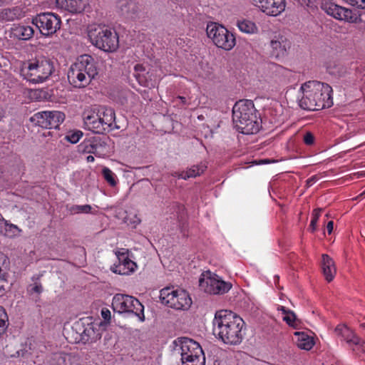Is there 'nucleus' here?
<instances>
[{"instance_id": "1", "label": "nucleus", "mask_w": 365, "mask_h": 365, "mask_svg": "<svg viewBox=\"0 0 365 365\" xmlns=\"http://www.w3.org/2000/svg\"><path fill=\"white\" fill-rule=\"evenodd\" d=\"M332 88L325 83L310 81L300 87L297 96L299 106L307 110H319L333 105Z\"/></svg>"}, {"instance_id": "2", "label": "nucleus", "mask_w": 365, "mask_h": 365, "mask_svg": "<svg viewBox=\"0 0 365 365\" xmlns=\"http://www.w3.org/2000/svg\"><path fill=\"white\" fill-rule=\"evenodd\" d=\"M213 334L225 344L237 345L243 339V319L230 310L216 312L212 322Z\"/></svg>"}, {"instance_id": "3", "label": "nucleus", "mask_w": 365, "mask_h": 365, "mask_svg": "<svg viewBox=\"0 0 365 365\" xmlns=\"http://www.w3.org/2000/svg\"><path fill=\"white\" fill-rule=\"evenodd\" d=\"M98 73L97 63L90 55L80 56L71 64L68 71V79L71 86L76 88L88 86Z\"/></svg>"}, {"instance_id": "4", "label": "nucleus", "mask_w": 365, "mask_h": 365, "mask_svg": "<svg viewBox=\"0 0 365 365\" xmlns=\"http://www.w3.org/2000/svg\"><path fill=\"white\" fill-rule=\"evenodd\" d=\"M232 121L236 129L245 135L259 130L256 109L251 100H240L232 108Z\"/></svg>"}, {"instance_id": "5", "label": "nucleus", "mask_w": 365, "mask_h": 365, "mask_svg": "<svg viewBox=\"0 0 365 365\" xmlns=\"http://www.w3.org/2000/svg\"><path fill=\"white\" fill-rule=\"evenodd\" d=\"M54 71L53 61L46 57L36 58L25 62L21 74L32 83H41L46 81Z\"/></svg>"}, {"instance_id": "6", "label": "nucleus", "mask_w": 365, "mask_h": 365, "mask_svg": "<svg viewBox=\"0 0 365 365\" xmlns=\"http://www.w3.org/2000/svg\"><path fill=\"white\" fill-rule=\"evenodd\" d=\"M199 287L202 291L208 294L222 295L230 290L232 284L208 270L201 274L199 279Z\"/></svg>"}, {"instance_id": "7", "label": "nucleus", "mask_w": 365, "mask_h": 365, "mask_svg": "<svg viewBox=\"0 0 365 365\" xmlns=\"http://www.w3.org/2000/svg\"><path fill=\"white\" fill-rule=\"evenodd\" d=\"M207 37L218 48L225 51H230L236 44L235 37L224 26L211 22L207 25Z\"/></svg>"}, {"instance_id": "8", "label": "nucleus", "mask_w": 365, "mask_h": 365, "mask_svg": "<svg viewBox=\"0 0 365 365\" xmlns=\"http://www.w3.org/2000/svg\"><path fill=\"white\" fill-rule=\"evenodd\" d=\"M88 36L96 47L106 52H113L118 48V34L110 29H95L89 31Z\"/></svg>"}, {"instance_id": "9", "label": "nucleus", "mask_w": 365, "mask_h": 365, "mask_svg": "<svg viewBox=\"0 0 365 365\" xmlns=\"http://www.w3.org/2000/svg\"><path fill=\"white\" fill-rule=\"evenodd\" d=\"M176 346H180L182 364L187 362L204 361L205 356L200 345L187 337L178 338L175 341Z\"/></svg>"}, {"instance_id": "10", "label": "nucleus", "mask_w": 365, "mask_h": 365, "mask_svg": "<svg viewBox=\"0 0 365 365\" xmlns=\"http://www.w3.org/2000/svg\"><path fill=\"white\" fill-rule=\"evenodd\" d=\"M34 24L39 29L43 36H51L60 29L61 19L54 13L44 12L38 14L32 20Z\"/></svg>"}, {"instance_id": "11", "label": "nucleus", "mask_w": 365, "mask_h": 365, "mask_svg": "<svg viewBox=\"0 0 365 365\" xmlns=\"http://www.w3.org/2000/svg\"><path fill=\"white\" fill-rule=\"evenodd\" d=\"M64 119V113L58 110L38 112L30 118L35 125L46 129L58 128Z\"/></svg>"}, {"instance_id": "12", "label": "nucleus", "mask_w": 365, "mask_h": 365, "mask_svg": "<svg viewBox=\"0 0 365 365\" xmlns=\"http://www.w3.org/2000/svg\"><path fill=\"white\" fill-rule=\"evenodd\" d=\"M321 9L328 15L339 21L356 23L359 19L358 15L352 10L339 6L331 1H322Z\"/></svg>"}, {"instance_id": "13", "label": "nucleus", "mask_w": 365, "mask_h": 365, "mask_svg": "<svg viewBox=\"0 0 365 365\" xmlns=\"http://www.w3.org/2000/svg\"><path fill=\"white\" fill-rule=\"evenodd\" d=\"M114 310L120 313L132 312L138 317L141 322L145 320L144 307L138 298H113Z\"/></svg>"}, {"instance_id": "14", "label": "nucleus", "mask_w": 365, "mask_h": 365, "mask_svg": "<svg viewBox=\"0 0 365 365\" xmlns=\"http://www.w3.org/2000/svg\"><path fill=\"white\" fill-rule=\"evenodd\" d=\"M252 4L268 16H277L286 7L285 0H251Z\"/></svg>"}, {"instance_id": "15", "label": "nucleus", "mask_w": 365, "mask_h": 365, "mask_svg": "<svg viewBox=\"0 0 365 365\" xmlns=\"http://www.w3.org/2000/svg\"><path fill=\"white\" fill-rule=\"evenodd\" d=\"M123 252L118 251L115 252L118 259V264L112 266L110 269L115 274L128 275L135 270L137 264L135 262L128 258L125 250L123 249Z\"/></svg>"}, {"instance_id": "16", "label": "nucleus", "mask_w": 365, "mask_h": 365, "mask_svg": "<svg viewBox=\"0 0 365 365\" xmlns=\"http://www.w3.org/2000/svg\"><path fill=\"white\" fill-rule=\"evenodd\" d=\"M106 143L100 137H92L85 139L78 145V150L82 153H93L100 155L103 151Z\"/></svg>"}, {"instance_id": "17", "label": "nucleus", "mask_w": 365, "mask_h": 365, "mask_svg": "<svg viewBox=\"0 0 365 365\" xmlns=\"http://www.w3.org/2000/svg\"><path fill=\"white\" fill-rule=\"evenodd\" d=\"M103 322L89 323L86 327H83L82 332L80 333V341L83 343H94L99 340L102 336V331L101 327Z\"/></svg>"}, {"instance_id": "18", "label": "nucleus", "mask_w": 365, "mask_h": 365, "mask_svg": "<svg viewBox=\"0 0 365 365\" xmlns=\"http://www.w3.org/2000/svg\"><path fill=\"white\" fill-rule=\"evenodd\" d=\"M118 8L120 15L126 19L135 20L139 18V6L133 0H120Z\"/></svg>"}, {"instance_id": "19", "label": "nucleus", "mask_w": 365, "mask_h": 365, "mask_svg": "<svg viewBox=\"0 0 365 365\" xmlns=\"http://www.w3.org/2000/svg\"><path fill=\"white\" fill-rule=\"evenodd\" d=\"M83 122L86 128L96 133H103L99 111L88 110L83 113Z\"/></svg>"}, {"instance_id": "20", "label": "nucleus", "mask_w": 365, "mask_h": 365, "mask_svg": "<svg viewBox=\"0 0 365 365\" xmlns=\"http://www.w3.org/2000/svg\"><path fill=\"white\" fill-rule=\"evenodd\" d=\"M98 111L101 114V123L103 125V133L119 128L115 123V113L113 108L101 107Z\"/></svg>"}, {"instance_id": "21", "label": "nucleus", "mask_w": 365, "mask_h": 365, "mask_svg": "<svg viewBox=\"0 0 365 365\" xmlns=\"http://www.w3.org/2000/svg\"><path fill=\"white\" fill-rule=\"evenodd\" d=\"M272 54L276 57H283L291 47V42L286 37L279 35L270 41Z\"/></svg>"}, {"instance_id": "22", "label": "nucleus", "mask_w": 365, "mask_h": 365, "mask_svg": "<svg viewBox=\"0 0 365 365\" xmlns=\"http://www.w3.org/2000/svg\"><path fill=\"white\" fill-rule=\"evenodd\" d=\"M322 274L327 282H331L336 273L334 262L328 255L323 254L320 262Z\"/></svg>"}, {"instance_id": "23", "label": "nucleus", "mask_w": 365, "mask_h": 365, "mask_svg": "<svg viewBox=\"0 0 365 365\" xmlns=\"http://www.w3.org/2000/svg\"><path fill=\"white\" fill-rule=\"evenodd\" d=\"M58 6L71 13H81L88 4V0H56Z\"/></svg>"}, {"instance_id": "24", "label": "nucleus", "mask_w": 365, "mask_h": 365, "mask_svg": "<svg viewBox=\"0 0 365 365\" xmlns=\"http://www.w3.org/2000/svg\"><path fill=\"white\" fill-rule=\"evenodd\" d=\"M161 303L176 310H187L192 305V298H160Z\"/></svg>"}, {"instance_id": "25", "label": "nucleus", "mask_w": 365, "mask_h": 365, "mask_svg": "<svg viewBox=\"0 0 365 365\" xmlns=\"http://www.w3.org/2000/svg\"><path fill=\"white\" fill-rule=\"evenodd\" d=\"M335 331L339 336H341L347 344L354 345L359 343V336L345 325H339L336 327Z\"/></svg>"}, {"instance_id": "26", "label": "nucleus", "mask_w": 365, "mask_h": 365, "mask_svg": "<svg viewBox=\"0 0 365 365\" xmlns=\"http://www.w3.org/2000/svg\"><path fill=\"white\" fill-rule=\"evenodd\" d=\"M21 11L18 7L0 9V22L13 21L21 18Z\"/></svg>"}, {"instance_id": "27", "label": "nucleus", "mask_w": 365, "mask_h": 365, "mask_svg": "<svg viewBox=\"0 0 365 365\" xmlns=\"http://www.w3.org/2000/svg\"><path fill=\"white\" fill-rule=\"evenodd\" d=\"M21 230L13 224L9 223L0 214V234L5 237H13L17 235Z\"/></svg>"}, {"instance_id": "28", "label": "nucleus", "mask_w": 365, "mask_h": 365, "mask_svg": "<svg viewBox=\"0 0 365 365\" xmlns=\"http://www.w3.org/2000/svg\"><path fill=\"white\" fill-rule=\"evenodd\" d=\"M14 37L20 40H28L33 36L34 29L30 26L17 25L12 28Z\"/></svg>"}, {"instance_id": "29", "label": "nucleus", "mask_w": 365, "mask_h": 365, "mask_svg": "<svg viewBox=\"0 0 365 365\" xmlns=\"http://www.w3.org/2000/svg\"><path fill=\"white\" fill-rule=\"evenodd\" d=\"M206 165L205 164H200L192 166L190 168L187 169L185 172L182 173H175L173 175L178 178H182L184 180H187L190 178H195L200 174H202L206 169Z\"/></svg>"}, {"instance_id": "30", "label": "nucleus", "mask_w": 365, "mask_h": 365, "mask_svg": "<svg viewBox=\"0 0 365 365\" xmlns=\"http://www.w3.org/2000/svg\"><path fill=\"white\" fill-rule=\"evenodd\" d=\"M53 365H78V359L71 354L59 353L53 356Z\"/></svg>"}, {"instance_id": "31", "label": "nucleus", "mask_w": 365, "mask_h": 365, "mask_svg": "<svg viewBox=\"0 0 365 365\" xmlns=\"http://www.w3.org/2000/svg\"><path fill=\"white\" fill-rule=\"evenodd\" d=\"M295 335L298 336L297 344L299 349L308 351L313 347L314 341L312 337L304 332H296Z\"/></svg>"}, {"instance_id": "32", "label": "nucleus", "mask_w": 365, "mask_h": 365, "mask_svg": "<svg viewBox=\"0 0 365 365\" xmlns=\"http://www.w3.org/2000/svg\"><path fill=\"white\" fill-rule=\"evenodd\" d=\"M189 297L183 289H174V287H167L160 291V297Z\"/></svg>"}, {"instance_id": "33", "label": "nucleus", "mask_w": 365, "mask_h": 365, "mask_svg": "<svg viewBox=\"0 0 365 365\" xmlns=\"http://www.w3.org/2000/svg\"><path fill=\"white\" fill-rule=\"evenodd\" d=\"M237 26L241 31L247 34H254L257 31L256 24L250 20L239 21Z\"/></svg>"}, {"instance_id": "34", "label": "nucleus", "mask_w": 365, "mask_h": 365, "mask_svg": "<svg viewBox=\"0 0 365 365\" xmlns=\"http://www.w3.org/2000/svg\"><path fill=\"white\" fill-rule=\"evenodd\" d=\"M91 206L89 205H74L68 207V212L71 215L79 214V213H90L91 211Z\"/></svg>"}, {"instance_id": "35", "label": "nucleus", "mask_w": 365, "mask_h": 365, "mask_svg": "<svg viewBox=\"0 0 365 365\" xmlns=\"http://www.w3.org/2000/svg\"><path fill=\"white\" fill-rule=\"evenodd\" d=\"M38 278L34 282V283L29 284L27 287L28 293L30 294L39 295L42 294L43 287L40 282L38 281Z\"/></svg>"}, {"instance_id": "36", "label": "nucleus", "mask_w": 365, "mask_h": 365, "mask_svg": "<svg viewBox=\"0 0 365 365\" xmlns=\"http://www.w3.org/2000/svg\"><path fill=\"white\" fill-rule=\"evenodd\" d=\"M9 263V259L3 252H0V279L6 280V273L3 269L6 268Z\"/></svg>"}, {"instance_id": "37", "label": "nucleus", "mask_w": 365, "mask_h": 365, "mask_svg": "<svg viewBox=\"0 0 365 365\" xmlns=\"http://www.w3.org/2000/svg\"><path fill=\"white\" fill-rule=\"evenodd\" d=\"M102 174L105 180L111 185L115 186L116 185V180L115 179V175L108 168H103L102 170Z\"/></svg>"}, {"instance_id": "38", "label": "nucleus", "mask_w": 365, "mask_h": 365, "mask_svg": "<svg viewBox=\"0 0 365 365\" xmlns=\"http://www.w3.org/2000/svg\"><path fill=\"white\" fill-rule=\"evenodd\" d=\"M138 82L143 86L148 87L150 86V82L152 81L151 76L150 75V72H146L145 73H139L135 78Z\"/></svg>"}, {"instance_id": "39", "label": "nucleus", "mask_w": 365, "mask_h": 365, "mask_svg": "<svg viewBox=\"0 0 365 365\" xmlns=\"http://www.w3.org/2000/svg\"><path fill=\"white\" fill-rule=\"evenodd\" d=\"M322 211V209L318 208V209L314 210V211L312 212V220H311V222L309 225V230H311V231L312 232H314L317 230V222H318V220H319V215H320V213Z\"/></svg>"}, {"instance_id": "40", "label": "nucleus", "mask_w": 365, "mask_h": 365, "mask_svg": "<svg viewBox=\"0 0 365 365\" xmlns=\"http://www.w3.org/2000/svg\"><path fill=\"white\" fill-rule=\"evenodd\" d=\"M82 136H83V133L80 130H77L75 132L68 133L65 136V139L67 141L74 144V143H78Z\"/></svg>"}, {"instance_id": "41", "label": "nucleus", "mask_w": 365, "mask_h": 365, "mask_svg": "<svg viewBox=\"0 0 365 365\" xmlns=\"http://www.w3.org/2000/svg\"><path fill=\"white\" fill-rule=\"evenodd\" d=\"M172 208L176 212V216L178 221H182L185 217V207L182 205L175 203Z\"/></svg>"}, {"instance_id": "42", "label": "nucleus", "mask_w": 365, "mask_h": 365, "mask_svg": "<svg viewBox=\"0 0 365 365\" xmlns=\"http://www.w3.org/2000/svg\"><path fill=\"white\" fill-rule=\"evenodd\" d=\"M356 78L359 83L365 85V66L360 65L356 68Z\"/></svg>"}, {"instance_id": "43", "label": "nucleus", "mask_w": 365, "mask_h": 365, "mask_svg": "<svg viewBox=\"0 0 365 365\" xmlns=\"http://www.w3.org/2000/svg\"><path fill=\"white\" fill-rule=\"evenodd\" d=\"M352 6H356L359 9H365V0H344Z\"/></svg>"}, {"instance_id": "44", "label": "nucleus", "mask_w": 365, "mask_h": 365, "mask_svg": "<svg viewBox=\"0 0 365 365\" xmlns=\"http://www.w3.org/2000/svg\"><path fill=\"white\" fill-rule=\"evenodd\" d=\"M283 320L285 321L289 325L294 327V322L296 320V316L292 311H289L288 314L283 317Z\"/></svg>"}, {"instance_id": "45", "label": "nucleus", "mask_w": 365, "mask_h": 365, "mask_svg": "<svg viewBox=\"0 0 365 365\" xmlns=\"http://www.w3.org/2000/svg\"><path fill=\"white\" fill-rule=\"evenodd\" d=\"M304 143L307 145H312L314 143V136L311 132H306L303 138Z\"/></svg>"}, {"instance_id": "46", "label": "nucleus", "mask_w": 365, "mask_h": 365, "mask_svg": "<svg viewBox=\"0 0 365 365\" xmlns=\"http://www.w3.org/2000/svg\"><path fill=\"white\" fill-rule=\"evenodd\" d=\"M101 316L104 319V322H103V326L106 325L110 322V312L106 308L102 309L101 310Z\"/></svg>"}, {"instance_id": "47", "label": "nucleus", "mask_w": 365, "mask_h": 365, "mask_svg": "<svg viewBox=\"0 0 365 365\" xmlns=\"http://www.w3.org/2000/svg\"><path fill=\"white\" fill-rule=\"evenodd\" d=\"M146 72H148V71H146V68H145V67L143 65H142V64H136L135 66V67H134V73H133V75L136 78L138 74H139V73L141 74L142 73H145Z\"/></svg>"}, {"instance_id": "48", "label": "nucleus", "mask_w": 365, "mask_h": 365, "mask_svg": "<svg viewBox=\"0 0 365 365\" xmlns=\"http://www.w3.org/2000/svg\"><path fill=\"white\" fill-rule=\"evenodd\" d=\"M356 346V349L355 348H353V351H356V350L361 353L365 354V341L361 340L359 337V343L356 344H354Z\"/></svg>"}, {"instance_id": "49", "label": "nucleus", "mask_w": 365, "mask_h": 365, "mask_svg": "<svg viewBox=\"0 0 365 365\" xmlns=\"http://www.w3.org/2000/svg\"><path fill=\"white\" fill-rule=\"evenodd\" d=\"M3 310V307H0V312ZM7 328V325L6 324V321L1 318H0V337L5 332Z\"/></svg>"}, {"instance_id": "50", "label": "nucleus", "mask_w": 365, "mask_h": 365, "mask_svg": "<svg viewBox=\"0 0 365 365\" xmlns=\"http://www.w3.org/2000/svg\"><path fill=\"white\" fill-rule=\"evenodd\" d=\"M301 6H306L308 8L313 6V2L312 0H296Z\"/></svg>"}, {"instance_id": "51", "label": "nucleus", "mask_w": 365, "mask_h": 365, "mask_svg": "<svg viewBox=\"0 0 365 365\" xmlns=\"http://www.w3.org/2000/svg\"><path fill=\"white\" fill-rule=\"evenodd\" d=\"M319 178L317 175H313L311 178H308L306 181L307 185L308 187H311L313 185L317 180Z\"/></svg>"}, {"instance_id": "52", "label": "nucleus", "mask_w": 365, "mask_h": 365, "mask_svg": "<svg viewBox=\"0 0 365 365\" xmlns=\"http://www.w3.org/2000/svg\"><path fill=\"white\" fill-rule=\"evenodd\" d=\"M337 72H338V76L339 77H342V76H345L347 73L348 71H347V68L345 66H339L338 71Z\"/></svg>"}, {"instance_id": "53", "label": "nucleus", "mask_w": 365, "mask_h": 365, "mask_svg": "<svg viewBox=\"0 0 365 365\" xmlns=\"http://www.w3.org/2000/svg\"><path fill=\"white\" fill-rule=\"evenodd\" d=\"M333 227H334V222H333V221L328 222V223L327 225V232H328V233L329 235L332 232Z\"/></svg>"}, {"instance_id": "54", "label": "nucleus", "mask_w": 365, "mask_h": 365, "mask_svg": "<svg viewBox=\"0 0 365 365\" xmlns=\"http://www.w3.org/2000/svg\"><path fill=\"white\" fill-rule=\"evenodd\" d=\"M205 363L204 361H195V362H187L182 365H205Z\"/></svg>"}, {"instance_id": "55", "label": "nucleus", "mask_w": 365, "mask_h": 365, "mask_svg": "<svg viewBox=\"0 0 365 365\" xmlns=\"http://www.w3.org/2000/svg\"><path fill=\"white\" fill-rule=\"evenodd\" d=\"M277 309L282 311L285 314L289 313V311L283 306L278 307Z\"/></svg>"}, {"instance_id": "56", "label": "nucleus", "mask_w": 365, "mask_h": 365, "mask_svg": "<svg viewBox=\"0 0 365 365\" xmlns=\"http://www.w3.org/2000/svg\"><path fill=\"white\" fill-rule=\"evenodd\" d=\"M94 160H95V158H94V157H93V156H92V155H88V156L87 157V161H88V162H93V161H94Z\"/></svg>"}, {"instance_id": "57", "label": "nucleus", "mask_w": 365, "mask_h": 365, "mask_svg": "<svg viewBox=\"0 0 365 365\" xmlns=\"http://www.w3.org/2000/svg\"><path fill=\"white\" fill-rule=\"evenodd\" d=\"M178 98L181 100L182 103H184V104L186 103V98L185 97H183V96H178Z\"/></svg>"}, {"instance_id": "58", "label": "nucleus", "mask_w": 365, "mask_h": 365, "mask_svg": "<svg viewBox=\"0 0 365 365\" xmlns=\"http://www.w3.org/2000/svg\"><path fill=\"white\" fill-rule=\"evenodd\" d=\"M114 297H131V296L128 295V294H116Z\"/></svg>"}, {"instance_id": "59", "label": "nucleus", "mask_w": 365, "mask_h": 365, "mask_svg": "<svg viewBox=\"0 0 365 365\" xmlns=\"http://www.w3.org/2000/svg\"><path fill=\"white\" fill-rule=\"evenodd\" d=\"M3 290H4V285H0V292H1Z\"/></svg>"}, {"instance_id": "60", "label": "nucleus", "mask_w": 365, "mask_h": 365, "mask_svg": "<svg viewBox=\"0 0 365 365\" xmlns=\"http://www.w3.org/2000/svg\"><path fill=\"white\" fill-rule=\"evenodd\" d=\"M361 326L362 327L365 328V323H364V324H361Z\"/></svg>"}, {"instance_id": "61", "label": "nucleus", "mask_w": 365, "mask_h": 365, "mask_svg": "<svg viewBox=\"0 0 365 365\" xmlns=\"http://www.w3.org/2000/svg\"><path fill=\"white\" fill-rule=\"evenodd\" d=\"M361 195H365V191H364V192H363V193H362Z\"/></svg>"}]
</instances>
